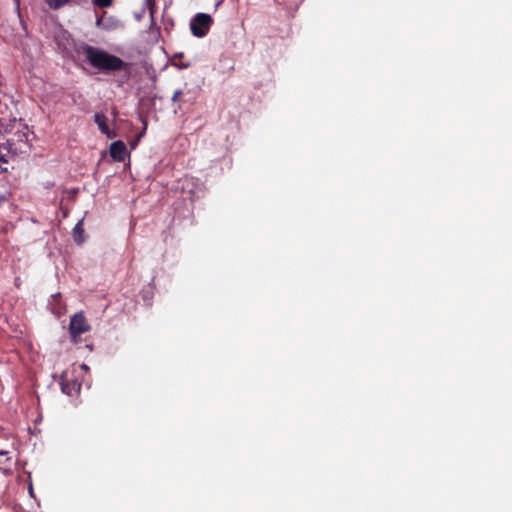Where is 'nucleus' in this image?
Instances as JSON below:
<instances>
[{"label": "nucleus", "mask_w": 512, "mask_h": 512, "mask_svg": "<svg viewBox=\"0 0 512 512\" xmlns=\"http://www.w3.org/2000/svg\"><path fill=\"white\" fill-rule=\"evenodd\" d=\"M212 24L213 19L209 14L198 13L191 20L190 29L194 36L201 38L206 36Z\"/></svg>", "instance_id": "f03ea898"}, {"label": "nucleus", "mask_w": 512, "mask_h": 512, "mask_svg": "<svg viewBox=\"0 0 512 512\" xmlns=\"http://www.w3.org/2000/svg\"><path fill=\"white\" fill-rule=\"evenodd\" d=\"M110 156L114 161L122 162L125 160L127 148L123 141L118 140L110 145Z\"/></svg>", "instance_id": "20e7f679"}, {"label": "nucleus", "mask_w": 512, "mask_h": 512, "mask_svg": "<svg viewBox=\"0 0 512 512\" xmlns=\"http://www.w3.org/2000/svg\"><path fill=\"white\" fill-rule=\"evenodd\" d=\"M94 122L97 124L102 134L106 135L109 139L115 137V133L110 130L107 124V118L103 113H96L94 115Z\"/></svg>", "instance_id": "423d86ee"}, {"label": "nucleus", "mask_w": 512, "mask_h": 512, "mask_svg": "<svg viewBox=\"0 0 512 512\" xmlns=\"http://www.w3.org/2000/svg\"><path fill=\"white\" fill-rule=\"evenodd\" d=\"M113 3V0H93V4L100 8L110 7Z\"/></svg>", "instance_id": "6e6552de"}, {"label": "nucleus", "mask_w": 512, "mask_h": 512, "mask_svg": "<svg viewBox=\"0 0 512 512\" xmlns=\"http://www.w3.org/2000/svg\"><path fill=\"white\" fill-rule=\"evenodd\" d=\"M0 161L6 162V159L4 158V156H0Z\"/></svg>", "instance_id": "9b49d317"}, {"label": "nucleus", "mask_w": 512, "mask_h": 512, "mask_svg": "<svg viewBox=\"0 0 512 512\" xmlns=\"http://www.w3.org/2000/svg\"><path fill=\"white\" fill-rule=\"evenodd\" d=\"M6 454H7L6 451L0 450V455H6Z\"/></svg>", "instance_id": "f8f14e48"}, {"label": "nucleus", "mask_w": 512, "mask_h": 512, "mask_svg": "<svg viewBox=\"0 0 512 512\" xmlns=\"http://www.w3.org/2000/svg\"><path fill=\"white\" fill-rule=\"evenodd\" d=\"M182 94H183V92L180 89L174 91L173 96H172V101L176 102L179 99V97L182 96Z\"/></svg>", "instance_id": "1a4fd4ad"}, {"label": "nucleus", "mask_w": 512, "mask_h": 512, "mask_svg": "<svg viewBox=\"0 0 512 512\" xmlns=\"http://www.w3.org/2000/svg\"><path fill=\"white\" fill-rule=\"evenodd\" d=\"M90 330V325L87 322V319L83 315V313H76L71 317L69 324V333L71 336V340L74 343L79 341V337L81 334Z\"/></svg>", "instance_id": "7ed1b4c3"}, {"label": "nucleus", "mask_w": 512, "mask_h": 512, "mask_svg": "<svg viewBox=\"0 0 512 512\" xmlns=\"http://www.w3.org/2000/svg\"><path fill=\"white\" fill-rule=\"evenodd\" d=\"M60 384L62 392L69 396L78 393L81 387L77 380H69L65 375L62 376Z\"/></svg>", "instance_id": "39448f33"}, {"label": "nucleus", "mask_w": 512, "mask_h": 512, "mask_svg": "<svg viewBox=\"0 0 512 512\" xmlns=\"http://www.w3.org/2000/svg\"><path fill=\"white\" fill-rule=\"evenodd\" d=\"M83 54L91 66L104 72L124 70L129 65L118 56L90 45L83 47Z\"/></svg>", "instance_id": "f257e3e1"}, {"label": "nucleus", "mask_w": 512, "mask_h": 512, "mask_svg": "<svg viewBox=\"0 0 512 512\" xmlns=\"http://www.w3.org/2000/svg\"><path fill=\"white\" fill-rule=\"evenodd\" d=\"M101 23H102V18H98L96 21V26L100 27Z\"/></svg>", "instance_id": "9d476101"}, {"label": "nucleus", "mask_w": 512, "mask_h": 512, "mask_svg": "<svg viewBox=\"0 0 512 512\" xmlns=\"http://www.w3.org/2000/svg\"><path fill=\"white\" fill-rule=\"evenodd\" d=\"M83 220H80L74 227L73 229V234H74V240L78 243V244H81L83 243L84 239H83Z\"/></svg>", "instance_id": "0eeeda50"}, {"label": "nucleus", "mask_w": 512, "mask_h": 512, "mask_svg": "<svg viewBox=\"0 0 512 512\" xmlns=\"http://www.w3.org/2000/svg\"><path fill=\"white\" fill-rule=\"evenodd\" d=\"M2 172V168L0 167V173Z\"/></svg>", "instance_id": "ddd939ff"}]
</instances>
